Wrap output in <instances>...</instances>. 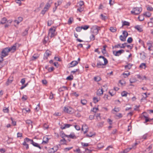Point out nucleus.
Returning a JSON list of instances; mask_svg holds the SVG:
<instances>
[{
	"instance_id": "63",
	"label": "nucleus",
	"mask_w": 153,
	"mask_h": 153,
	"mask_svg": "<svg viewBox=\"0 0 153 153\" xmlns=\"http://www.w3.org/2000/svg\"><path fill=\"white\" fill-rule=\"evenodd\" d=\"M53 148L55 150L54 151L55 152L58 149L59 147L58 145H56V146H54L53 147Z\"/></svg>"
},
{
	"instance_id": "3",
	"label": "nucleus",
	"mask_w": 153,
	"mask_h": 153,
	"mask_svg": "<svg viewBox=\"0 0 153 153\" xmlns=\"http://www.w3.org/2000/svg\"><path fill=\"white\" fill-rule=\"evenodd\" d=\"M142 10V9L141 7H136L133 8L131 12V14L136 15L140 14Z\"/></svg>"
},
{
	"instance_id": "14",
	"label": "nucleus",
	"mask_w": 153,
	"mask_h": 153,
	"mask_svg": "<svg viewBox=\"0 0 153 153\" xmlns=\"http://www.w3.org/2000/svg\"><path fill=\"white\" fill-rule=\"evenodd\" d=\"M49 139L47 137H44L43 138V140L42 142V144H46L48 142Z\"/></svg>"
},
{
	"instance_id": "21",
	"label": "nucleus",
	"mask_w": 153,
	"mask_h": 153,
	"mask_svg": "<svg viewBox=\"0 0 153 153\" xmlns=\"http://www.w3.org/2000/svg\"><path fill=\"white\" fill-rule=\"evenodd\" d=\"M122 22L123 23L122 26H129L130 25L129 22L126 21H122Z\"/></svg>"
},
{
	"instance_id": "17",
	"label": "nucleus",
	"mask_w": 153,
	"mask_h": 153,
	"mask_svg": "<svg viewBox=\"0 0 153 153\" xmlns=\"http://www.w3.org/2000/svg\"><path fill=\"white\" fill-rule=\"evenodd\" d=\"M67 137L68 138L70 137L73 139H75L76 138L74 134L73 133H71L69 135H67Z\"/></svg>"
},
{
	"instance_id": "33",
	"label": "nucleus",
	"mask_w": 153,
	"mask_h": 153,
	"mask_svg": "<svg viewBox=\"0 0 153 153\" xmlns=\"http://www.w3.org/2000/svg\"><path fill=\"white\" fill-rule=\"evenodd\" d=\"M54 151L55 150L53 148H52L48 149V152L49 153H54L55 152V151Z\"/></svg>"
},
{
	"instance_id": "23",
	"label": "nucleus",
	"mask_w": 153,
	"mask_h": 153,
	"mask_svg": "<svg viewBox=\"0 0 153 153\" xmlns=\"http://www.w3.org/2000/svg\"><path fill=\"white\" fill-rule=\"evenodd\" d=\"M29 27H27L25 29V31L22 33L23 36H25L27 34L28 31L29 30Z\"/></svg>"
},
{
	"instance_id": "42",
	"label": "nucleus",
	"mask_w": 153,
	"mask_h": 153,
	"mask_svg": "<svg viewBox=\"0 0 153 153\" xmlns=\"http://www.w3.org/2000/svg\"><path fill=\"white\" fill-rule=\"evenodd\" d=\"M97 147L100 149L103 147V144L102 143H99L97 144Z\"/></svg>"
},
{
	"instance_id": "34",
	"label": "nucleus",
	"mask_w": 153,
	"mask_h": 153,
	"mask_svg": "<svg viewBox=\"0 0 153 153\" xmlns=\"http://www.w3.org/2000/svg\"><path fill=\"white\" fill-rule=\"evenodd\" d=\"M87 102V100L85 99L81 100V103L83 105H86Z\"/></svg>"
},
{
	"instance_id": "12",
	"label": "nucleus",
	"mask_w": 153,
	"mask_h": 153,
	"mask_svg": "<svg viewBox=\"0 0 153 153\" xmlns=\"http://www.w3.org/2000/svg\"><path fill=\"white\" fill-rule=\"evenodd\" d=\"M134 28L139 32H141L143 31L142 28L140 25H136L135 26Z\"/></svg>"
},
{
	"instance_id": "37",
	"label": "nucleus",
	"mask_w": 153,
	"mask_h": 153,
	"mask_svg": "<svg viewBox=\"0 0 153 153\" xmlns=\"http://www.w3.org/2000/svg\"><path fill=\"white\" fill-rule=\"evenodd\" d=\"M79 7L77 9V10L80 12L83 11L84 10V7L82 6H79Z\"/></svg>"
},
{
	"instance_id": "53",
	"label": "nucleus",
	"mask_w": 153,
	"mask_h": 153,
	"mask_svg": "<svg viewBox=\"0 0 153 153\" xmlns=\"http://www.w3.org/2000/svg\"><path fill=\"white\" fill-rule=\"evenodd\" d=\"M72 148H73L72 147H70L65 148L64 149V151L66 152L70 150H71V149H72Z\"/></svg>"
},
{
	"instance_id": "26",
	"label": "nucleus",
	"mask_w": 153,
	"mask_h": 153,
	"mask_svg": "<svg viewBox=\"0 0 153 153\" xmlns=\"http://www.w3.org/2000/svg\"><path fill=\"white\" fill-rule=\"evenodd\" d=\"M132 65V64H128V65L125 66V68L126 69H130L131 68Z\"/></svg>"
},
{
	"instance_id": "7",
	"label": "nucleus",
	"mask_w": 153,
	"mask_h": 153,
	"mask_svg": "<svg viewBox=\"0 0 153 153\" xmlns=\"http://www.w3.org/2000/svg\"><path fill=\"white\" fill-rule=\"evenodd\" d=\"M124 51L123 50H120L117 51H113V53L115 56H119L122 53H124Z\"/></svg>"
},
{
	"instance_id": "35",
	"label": "nucleus",
	"mask_w": 153,
	"mask_h": 153,
	"mask_svg": "<svg viewBox=\"0 0 153 153\" xmlns=\"http://www.w3.org/2000/svg\"><path fill=\"white\" fill-rule=\"evenodd\" d=\"M100 16L101 17V19L103 20H105L108 18L107 16L103 15L102 14H101Z\"/></svg>"
},
{
	"instance_id": "6",
	"label": "nucleus",
	"mask_w": 153,
	"mask_h": 153,
	"mask_svg": "<svg viewBox=\"0 0 153 153\" xmlns=\"http://www.w3.org/2000/svg\"><path fill=\"white\" fill-rule=\"evenodd\" d=\"M142 116L145 119V121L144 122V123H146L148 122H150L151 120H153V118H149L148 116L147 115V113L146 112H144L143 113Z\"/></svg>"
},
{
	"instance_id": "22",
	"label": "nucleus",
	"mask_w": 153,
	"mask_h": 153,
	"mask_svg": "<svg viewBox=\"0 0 153 153\" xmlns=\"http://www.w3.org/2000/svg\"><path fill=\"white\" fill-rule=\"evenodd\" d=\"M60 142L61 144H66L67 141L65 138H63L60 140Z\"/></svg>"
},
{
	"instance_id": "9",
	"label": "nucleus",
	"mask_w": 153,
	"mask_h": 153,
	"mask_svg": "<svg viewBox=\"0 0 153 153\" xmlns=\"http://www.w3.org/2000/svg\"><path fill=\"white\" fill-rule=\"evenodd\" d=\"M78 62L76 61H73L71 62L69 64V68H72L74 67V66L76 65Z\"/></svg>"
},
{
	"instance_id": "54",
	"label": "nucleus",
	"mask_w": 153,
	"mask_h": 153,
	"mask_svg": "<svg viewBox=\"0 0 153 153\" xmlns=\"http://www.w3.org/2000/svg\"><path fill=\"white\" fill-rule=\"evenodd\" d=\"M79 4L78 6L83 7L84 4V2L83 1H80L78 3Z\"/></svg>"
},
{
	"instance_id": "5",
	"label": "nucleus",
	"mask_w": 153,
	"mask_h": 153,
	"mask_svg": "<svg viewBox=\"0 0 153 153\" xmlns=\"http://www.w3.org/2000/svg\"><path fill=\"white\" fill-rule=\"evenodd\" d=\"M64 111L66 113L69 114H72L74 112V110L71 107H64Z\"/></svg>"
},
{
	"instance_id": "51",
	"label": "nucleus",
	"mask_w": 153,
	"mask_h": 153,
	"mask_svg": "<svg viewBox=\"0 0 153 153\" xmlns=\"http://www.w3.org/2000/svg\"><path fill=\"white\" fill-rule=\"evenodd\" d=\"M133 41V39L131 37H129L128 38L127 42L128 43H131Z\"/></svg>"
},
{
	"instance_id": "50",
	"label": "nucleus",
	"mask_w": 153,
	"mask_h": 153,
	"mask_svg": "<svg viewBox=\"0 0 153 153\" xmlns=\"http://www.w3.org/2000/svg\"><path fill=\"white\" fill-rule=\"evenodd\" d=\"M138 144V143L136 142L132 146V147H130L131 149H135L136 148V146Z\"/></svg>"
},
{
	"instance_id": "30",
	"label": "nucleus",
	"mask_w": 153,
	"mask_h": 153,
	"mask_svg": "<svg viewBox=\"0 0 153 153\" xmlns=\"http://www.w3.org/2000/svg\"><path fill=\"white\" fill-rule=\"evenodd\" d=\"M94 80L95 81L99 82L101 80V78L99 76H97L94 77Z\"/></svg>"
},
{
	"instance_id": "24",
	"label": "nucleus",
	"mask_w": 153,
	"mask_h": 153,
	"mask_svg": "<svg viewBox=\"0 0 153 153\" xmlns=\"http://www.w3.org/2000/svg\"><path fill=\"white\" fill-rule=\"evenodd\" d=\"M7 21V19L5 17H4L1 19L0 23L2 24H5Z\"/></svg>"
},
{
	"instance_id": "31",
	"label": "nucleus",
	"mask_w": 153,
	"mask_h": 153,
	"mask_svg": "<svg viewBox=\"0 0 153 153\" xmlns=\"http://www.w3.org/2000/svg\"><path fill=\"white\" fill-rule=\"evenodd\" d=\"M120 39L123 42H124L126 40V38L124 36H123L122 35H120Z\"/></svg>"
},
{
	"instance_id": "15",
	"label": "nucleus",
	"mask_w": 153,
	"mask_h": 153,
	"mask_svg": "<svg viewBox=\"0 0 153 153\" xmlns=\"http://www.w3.org/2000/svg\"><path fill=\"white\" fill-rule=\"evenodd\" d=\"M26 123L31 128H32L33 125L32 123L33 122L32 121L29 120H27L26 121Z\"/></svg>"
},
{
	"instance_id": "48",
	"label": "nucleus",
	"mask_w": 153,
	"mask_h": 153,
	"mask_svg": "<svg viewBox=\"0 0 153 153\" xmlns=\"http://www.w3.org/2000/svg\"><path fill=\"white\" fill-rule=\"evenodd\" d=\"M145 15L148 17H150L151 15V13L149 12H146L145 14H144Z\"/></svg>"
},
{
	"instance_id": "52",
	"label": "nucleus",
	"mask_w": 153,
	"mask_h": 153,
	"mask_svg": "<svg viewBox=\"0 0 153 153\" xmlns=\"http://www.w3.org/2000/svg\"><path fill=\"white\" fill-rule=\"evenodd\" d=\"M82 29V27H77L76 28V30L77 32H80Z\"/></svg>"
},
{
	"instance_id": "59",
	"label": "nucleus",
	"mask_w": 153,
	"mask_h": 153,
	"mask_svg": "<svg viewBox=\"0 0 153 153\" xmlns=\"http://www.w3.org/2000/svg\"><path fill=\"white\" fill-rule=\"evenodd\" d=\"M47 10H48L46 9H45V8H44L42 10L41 13L43 15H44Z\"/></svg>"
},
{
	"instance_id": "11",
	"label": "nucleus",
	"mask_w": 153,
	"mask_h": 153,
	"mask_svg": "<svg viewBox=\"0 0 153 153\" xmlns=\"http://www.w3.org/2000/svg\"><path fill=\"white\" fill-rule=\"evenodd\" d=\"M72 126L71 125L68 124H64V126L62 125L61 126L60 128L62 129H64L66 128H68Z\"/></svg>"
},
{
	"instance_id": "62",
	"label": "nucleus",
	"mask_w": 153,
	"mask_h": 153,
	"mask_svg": "<svg viewBox=\"0 0 153 153\" xmlns=\"http://www.w3.org/2000/svg\"><path fill=\"white\" fill-rule=\"evenodd\" d=\"M147 10L149 11H152L153 10V8L151 7L148 6L147 7Z\"/></svg>"
},
{
	"instance_id": "13",
	"label": "nucleus",
	"mask_w": 153,
	"mask_h": 153,
	"mask_svg": "<svg viewBox=\"0 0 153 153\" xmlns=\"http://www.w3.org/2000/svg\"><path fill=\"white\" fill-rule=\"evenodd\" d=\"M127 44V43H125L122 44V46H120V44H118L117 45H115L114 46V47L115 48H118L120 47V48H125V46H124V45H126Z\"/></svg>"
},
{
	"instance_id": "64",
	"label": "nucleus",
	"mask_w": 153,
	"mask_h": 153,
	"mask_svg": "<svg viewBox=\"0 0 153 153\" xmlns=\"http://www.w3.org/2000/svg\"><path fill=\"white\" fill-rule=\"evenodd\" d=\"M74 152H76L77 153H83L78 148L76 149V150H74Z\"/></svg>"
},
{
	"instance_id": "29",
	"label": "nucleus",
	"mask_w": 153,
	"mask_h": 153,
	"mask_svg": "<svg viewBox=\"0 0 153 153\" xmlns=\"http://www.w3.org/2000/svg\"><path fill=\"white\" fill-rule=\"evenodd\" d=\"M29 141H31L32 142H33L32 141V139H30L27 137H26L24 139V142H25V143H29Z\"/></svg>"
},
{
	"instance_id": "2",
	"label": "nucleus",
	"mask_w": 153,
	"mask_h": 153,
	"mask_svg": "<svg viewBox=\"0 0 153 153\" xmlns=\"http://www.w3.org/2000/svg\"><path fill=\"white\" fill-rule=\"evenodd\" d=\"M100 30V27L97 25L93 26L91 28V32L94 35H97L99 31Z\"/></svg>"
},
{
	"instance_id": "61",
	"label": "nucleus",
	"mask_w": 153,
	"mask_h": 153,
	"mask_svg": "<svg viewBox=\"0 0 153 153\" xmlns=\"http://www.w3.org/2000/svg\"><path fill=\"white\" fill-rule=\"evenodd\" d=\"M148 134H146L143 136L142 138L144 140L146 139V137L147 136Z\"/></svg>"
},
{
	"instance_id": "47",
	"label": "nucleus",
	"mask_w": 153,
	"mask_h": 153,
	"mask_svg": "<svg viewBox=\"0 0 153 153\" xmlns=\"http://www.w3.org/2000/svg\"><path fill=\"white\" fill-rule=\"evenodd\" d=\"M94 135L93 133L92 132H90L89 134H87L86 136L88 137H91Z\"/></svg>"
},
{
	"instance_id": "16",
	"label": "nucleus",
	"mask_w": 153,
	"mask_h": 153,
	"mask_svg": "<svg viewBox=\"0 0 153 153\" xmlns=\"http://www.w3.org/2000/svg\"><path fill=\"white\" fill-rule=\"evenodd\" d=\"M104 62L103 63L102 62L100 61H98V62L97 64L96 67L97 68H100V66L102 65H106V64H104Z\"/></svg>"
},
{
	"instance_id": "19",
	"label": "nucleus",
	"mask_w": 153,
	"mask_h": 153,
	"mask_svg": "<svg viewBox=\"0 0 153 153\" xmlns=\"http://www.w3.org/2000/svg\"><path fill=\"white\" fill-rule=\"evenodd\" d=\"M59 135L60 136L63 138H64L65 137H67V135L65 134L63 131L60 132Z\"/></svg>"
},
{
	"instance_id": "40",
	"label": "nucleus",
	"mask_w": 153,
	"mask_h": 153,
	"mask_svg": "<svg viewBox=\"0 0 153 153\" xmlns=\"http://www.w3.org/2000/svg\"><path fill=\"white\" fill-rule=\"evenodd\" d=\"M123 36L125 38H126L128 35V33L126 31H123Z\"/></svg>"
},
{
	"instance_id": "38",
	"label": "nucleus",
	"mask_w": 153,
	"mask_h": 153,
	"mask_svg": "<svg viewBox=\"0 0 153 153\" xmlns=\"http://www.w3.org/2000/svg\"><path fill=\"white\" fill-rule=\"evenodd\" d=\"M140 68L145 69L146 68V64L145 63H142L139 66Z\"/></svg>"
},
{
	"instance_id": "10",
	"label": "nucleus",
	"mask_w": 153,
	"mask_h": 153,
	"mask_svg": "<svg viewBox=\"0 0 153 153\" xmlns=\"http://www.w3.org/2000/svg\"><path fill=\"white\" fill-rule=\"evenodd\" d=\"M52 0H50L45 5L44 7L45 9H46L48 10L52 3Z\"/></svg>"
},
{
	"instance_id": "8",
	"label": "nucleus",
	"mask_w": 153,
	"mask_h": 153,
	"mask_svg": "<svg viewBox=\"0 0 153 153\" xmlns=\"http://www.w3.org/2000/svg\"><path fill=\"white\" fill-rule=\"evenodd\" d=\"M50 51L47 50L44 54L43 59H47L48 57L51 55Z\"/></svg>"
},
{
	"instance_id": "46",
	"label": "nucleus",
	"mask_w": 153,
	"mask_h": 153,
	"mask_svg": "<svg viewBox=\"0 0 153 153\" xmlns=\"http://www.w3.org/2000/svg\"><path fill=\"white\" fill-rule=\"evenodd\" d=\"M127 94L128 93L127 92L125 91H123L122 92L121 95L122 97H126Z\"/></svg>"
},
{
	"instance_id": "43",
	"label": "nucleus",
	"mask_w": 153,
	"mask_h": 153,
	"mask_svg": "<svg viewBox=\"0 0 153 153\" xmlns=\"http://www.w3.org/2000/svg\"><path fill=\"white\" fill-rule=\"evenodd\" d=\"M22 145L25 147L26 149H27L29 148V145L28 144L23 142Z\"/></svg>"
},
{
	"instance_id": "57",
	"label": "nucleus",
	"mask_w": 153,
	"mask_h": 153,
	"mask_svg": "<svg viewBox=\"0 0 153 153\" xmlns=\"http://www.w3.org/2000/svg\"><path fill=\"white\" fill-rule=\"evenodd\" d=\"M3 111L4 113H8L9 111V109L7 108H4L3 109Z\"/></svg>"
},
{
	"instance_id": "60",
	"label": "nucleus",
	"mask_w": 153,
	"mask_h": 153,
	"mask_svg": "<svg viewBox=\"0 0 153 153\" xmlns=\"http://www.w3.org/2000/svg\"><path fill=\"white\" fill-rule=\"evenodd\" d=\"M113 110L114 111L118 112L120 111V108H114Z\"/></svg>"
},
{
	"instance_id": "36",
	"label": "nucleus",
	"mask_w": 153,
	"mask_h": 153,
	"mask_svg": "<svg viewBox=\"0 0 153 153\" xmlns=\"http://www.w3.org/2000/svg\"><path fill=\"white\" fill-rule=\"evenodd\" d=\"M99 101V100H98L97 97H94L93 98V102L95 103L98 102Z\"/></svg>"
},
{
	"instance_id": "25",
	"label": "nucleus",
	"mask_w": 153,
	"mask_h": 153,
	"mask_svg": "<svg viewBox=\"0 0 153 153\" xmlns=\"http://www.w3.org/2000/svg\"><path fill=\"white\" fill-rule=\"evenodd\" d=\"M109 30L111 32L113 33L117 31V28L112 27H110Z\"/></svg>"
},
{
	"instance_id": "1",
	"label": "nucleus",
	"mask_w": 153,
	"mask_h": 153,
	"mask_svg": "<svg viewBox=\"0 0 153 153\" xmlns=\"http://www.w3.org/2000/svg\"><path fill=\"white\" fill-rule=\"evenodd\" d=\"M18 45V44L15 43L12 46L10 47H6L3 49L1 52L0 56L4 57L7 56L8 55L9 53L10 52L11 53L14 52L16 50V47L17 45Z\"/></svg>"
},
{
	"instance_id": "20",
	"label": "nucleus",
	"mask_w": 153,
	"mask_h": 153,
	"mask_svg": "<svg viewBox=\"0 0 153 153\" xmlns=\"http://www.w3.org/2000/svg\"><path fill=\"white\" fill-rule=\"evenodd\" d=\"M32 144L34 146L38 147L40 149H42V148L40 146L38 143H36L33 141Z\"/></svg>"
},
{
	"instance_id": "45",
	"label": "nucleus",
	"mask_w": 153,
	"mask_h": 153,
	"mask_svg": "<svg viewBox=\"0 0 153 153\" xmlns=\"http://www.w3.org/2000/svg\"><path fill=\"white\" fill-rule=\"evenodd\" d=\"M131 149L130 147L127 148L124 150L123 152L124 153H127Z\"/></svg>"
},
{
	"instance_id": "56",
	"label": "nucleus",
	"mask_w": 153,
	"mask_h": 153,
	"mask_svg": "<svg viewBox=\"0 0 153 153\" xmlns=\"http://www.w3.org/2000/svg\"><path fill=\"white\" fill-rule=\"evenodd\" d=\"M24 111H25L26 112H29L30 110L29 109H27L26 108H24L22 109V111L24 112Z\"/></svg>"
},
{
	"instance_id": "18",
	"label": "nucleus",
	"mask_w": 153,
	"mask_h": 153,
	"mask_svg": "<svg viewBox=\"0 0 153 153\" xmlns=\"http://www.w3.org/2000/svg\"><path fill=\"white\" fill-rule=\"evenodd\" d=\"M99 58H102L103 59L104 61V64H106L108 62V61L107 59L105 58L104 56H100L99 57Z\"/></svg>"
},
{
	"instance_id": "32",
	"label": "nucleus",
	"mask_w": 153,
	"mask_h": 153,
	"mask_svg": "<svg viewBox=\"0 0 153 153\" xmlns=\"http://www.w3.org/2000/svg\"><path fill=\"white\" fill-rule=\"evenodd\" d=\"M107 47V46L106 45H104L103 46V49L102 50V52L104 54L105 53H106V50L105 49Z\"/></svg>"
},
{
	"instance_id": "49",
	"label": "nucleus",
	"mask_w": 153,
	"mask_h": 153,
	"mask_svg": "<svg viewBox=\"0 0 153 153\" xmlns=\"http://www.w3.org/2000/svg\"><path fill=\"white\" fill-rule=\"evenodd\" d=\"M73 79V75L71 76H68L67 78L66 79L68 80H71Z\"/></svg>"
},
{
	"instance_id": "44",
	"label": "nucleus",
	"mask_w": 153,
	"mask_h": 153,
	"mask_svg": "<svg viewBox=\"0 0 153 153\" xmlns=\"http://www.w3.org/2000/svg\"><path fill=\"white\" fill-rule=\"evenodd\" d=\"M96 35H94V34L92 33L91 36L90 37V38L91 40H94L95 39V36Z\"/></svg>"
},
{
	"instance_id": "55",
	"label": "nucleus",
	"mask_w": 153,
	"mask_h": 153,
	"mask_svg": "<svg viewBox=\"0 0 153 153\" xmlns=\"http://www.w3.org/2000/svg\"><path fill=\"white\" fill-rule=\"evenodd\" d=\"M13 81V79H8L7 81L6 82V84L7 85H8L10 84Z\"/></svg>"
},
{
	"instance_id": "27",
	"label": "nucleus",
	"mask_w": 153,
	"mask_h": 153,
	"mask_svg": "<svg viewBox=\"0 0 153 153\" xmlns=\"http://www.w3.org/2000/svg\"><path fill=\"white\" fill-rule=\"evenodd\" d=\"M103 94V91L102 88L101 89H100L98 90L97 93V94L98 95H101Z\"/></svg>"
},
{
	"instance_id": "58",
	"label": "nucleus",
	"mask_w": 153,
	"mask_h": 153,
	"mask_svg": "<svg viewBox=\"0 0 153 153\" xmlns=\"http://www.w3.org/2000/svg\"><path fill=\"white\" fill-rule=\"evenodd\" d=\"M89 27V26L88 25H85L83 27L82 26V29L85 30H87L88 28Z\"/></svg>"
},
{
	"instance_id": "4",
	"label": "nucleus",
	"mask_w": 153,
	"mask_h": 153,
	"mask_svg": "<svg viewBox=\"0 0 153 153\" xmlns=\"http://www.w3.org/2000/svg\"><path fill=\"white\" fill-rule=\"evenodd\" d=\"M55 30L56 28L54 27H52L49 29L48 34L51 38H52L55 36Z\"/></svg>"
},
{
	"instance_id": "41",
	"label": "nucleus",
	"mask_w": 153,
	"mask_h": 153,
	"mask_svg": "<svg viewBox=\"0 0 153 153\" xmlns=\"http://www.w3.org/2000/svg\"><path fill=\"white\" fill-rule=\"evenodd\" d=\"M103 124H104V122H101L97 124V126L99 127H102L103 126Z\"/></svg>"
},
{
	"instance_id": "39",
	"label": "nucleus",
	"mask_w": 153,
	"mask_h": 153,
	"mask_svg": "<svg viewBox=\"0 0 153 153\" xmlns=\"http://www.w3.org/2000/svg\"><path fill=\"white\" fill-rule=\"evenodd\" d=\"M138 19H139V21H141L144 19V17L143 16V15H140L138 17Z\"/></svg>"
},
{
	"instance_id": "28",
	"label": "nucleus",
	"mask_w": 153,
	"mask_h": 153,
	"mask_svg": "<svg viewBox=\"0 0 153 153\" xmlns=\"http://www.w3.org/2000/svg\"><path fill=\"white\" fill-rule=\"evenodd\" d=\"M74 20L73 18L72 17H70L68 20V24L69 25H71Z\"/></svg>"
}]
</instances>
